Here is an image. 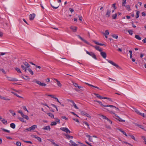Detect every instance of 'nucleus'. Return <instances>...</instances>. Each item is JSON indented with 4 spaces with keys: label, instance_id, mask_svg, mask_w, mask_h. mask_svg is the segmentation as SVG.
Here are the masks:
<instances>
[{
    "label": "nucleus",
    "instance_id": "obj_51",
    "mask_svg": "<svg viewBox=\"0 0 146 146\" xmlns=\"http://www.w3.org/2000/svg\"><path fill=\"white\" fill-rule=\"evenodd\" d=\"M73 85L75 87H78V84L77 83H75L74 82H73Z\"/></svg>",
    "mask_w": 146,
    "mask_h": 146
},
{
    "label": "nucleus",
    "instance_id": "obj_23",
    "mask_svg": "<svg viewBox=\"0 0 146 146\" xmlns=\"http://www.w3.org/2000/svg\"><path fill=\"white\" fill-rule=\"evenodd\" d=\"M85 84H86L87 85H88L89 86H91V87H94L95 88H97V89H99V88L97 86H93V85H91L90 84H88V83H85Z\"/></svg>",
    "mask_w": 146,
    "mask_h": 146
},
{
    "label": "nucleus",
    "instance_id": "obj_17",
    "mask_svg": "<svg viewBox=\"0 0 146 146\" xmlns=\"http://www.w3.org/2000/svg\"><path fill=\"white\" fill-rule=\"evenodd\" d=\"M42 129L45 130H50V128L49 126H48L44 127L42 128Z\"/></svg>",
    "mask_w": 146,
    "mask_h": 146
},
{
    "label": "nucleus",
    "instance_id": "obj_21",
    "mask_svg": "<svg viewBox=\"0 0 146 146\" xmlns=\"http://www.w3.org/2000/svg\"><path fill=\"white\" fill-rule=\"evenodd\" d=\"M21 115L23 117V118H25V119H26L27 120H29V117L27 115H25L23 113Z\"/></svg>",
    "mask_w": 146,
    "mask_h": 146
},
{
    "label": "nucleus",
    "instance_id": "obj_15",
    "mask_svg": "<svg viewBox=\"0 0 146 146\" xmlns=\"http://www.w3.org/2000/svg\"><path fill=\"white\" fill-rule=\"evenodd\" d=\"M117 129L122 132L124 135H125L127 137V135L125 132L123 131L122 129L118 128Z\"/></svg>",
    "mask_w": 146,
    "mask_h": 146
},
{
    "label": "nucleus",
    "instance_id": "obj_13",
    "mask_svg": "<svg viewBox=\"0 0 146 146\" xmlns=\"http://www.w3.org/2000/svg\"><path fill=\"white\" fill-rule=\"evenodd\" d=\"M50 5L54 9H57L59 7L58 5H56L54 4H53V5L51 4Z\"/></svg>",
    "mask_w": 146,
    "mask_h": 146
},
{
    "label": "nucleus",
    "instance_id": "obj_44",
    "mask_svg": "<svg viewBox=\"0 0 146 146\" xmlns=\"http://www.w3.org/2000/svg\"><path fill=\"white\" fill-rule=\"evenodd\" d=\"M128 31V33H129V34L131 35H133V32L132 30H129V31Z\"/></svg>",
    "mask_w": 146,
    "mask_h": 146
},
{
    "label": "nucleus",
    "instance_id": "obj_24",
    "mask_svg": "<svg viewBox=\"0 0 146 146\" xmlns=\"http://www.w3.org/2000/svg\"><path fill=\"white\" fill-rule=\"evenodd\" d=\"M21 67L22 69L24 70L25 72H26L27 70V67L23 65H21Z\"/></svg>",
    "mask_w": 146,
    "mask_h": 146
},
{
    "label": "nucleus",
    "instance_id": "obj_53",
    "mask_svg": "<svg viewBox=\"0 0 146 146\" xmlns=\"http://www.w3.org/2000/svg\"><path fill=\"white\" fill-rule=\"evenodd\" d=\"M111 106H111V107H113V108H115L116 109V110L117 111H119V109H118L115 106H114L113 105H110Z\"/></svg>",
    "mask_w": 146,
    "mask_h": 146
},
{
    "label": "nucleus",
    "instance_id": "obj_40",
    "mask_svg": "<svg viewBox=\"0 0 146 146\" xmlns=\"http://www.w3.org/2000/svg\"><path fill=\"white\" fill-rule=\"evenodd\" d=\"M139 115L142 116L143 117L146 118V115H145L144 113H140Z\"/></svg>",
    "mask_w": 146,
    "mask_h": 146
},
{
    "label": "nucleus",
    "instance_id": "obj_62",
    "mask_svg": "<svg viewBox=\"0 0 146 146\" xmlns=\"http://www.w3.org/2000/svg\"><path fill=\"white\" fill-rule=\"evenodd\" d=\"M47 96H50V97H51V98H54V96H55L49 95V94Z\"/></svg>",
    "mask_w": 146,
    "mask_h": 146
},
{
    "label": "nucleus",
    "instance_id": "obj_26",
    "mask_svg": "<svg viewBox=\"0 0 146 146\" xmlns=\"http://www.w3.org/2000/svg\"><path fill=\"white\" fill-rule=\"evenodd\" d=\"M1 121L5 125H6L7 123V120L4 119L1 120Z\"/></svg>",
    "mask_w": 146,
    "mask_h": 146
},
{
    "label": "nucleus",
    "instance_id": "obj_42",
    "mask_svg": "<svg viewBox=\"0 0 146 146\" xmlns=\"http://www.w3.org/2000/svg\"><path fill=\"white\" fill-rule=\"evenodd\" d=\"M111 36L112 37L114 38H115L116 39H117L118 38V36L117 35H112Z\"/></svg>",
    "mask_w": 146,
    "mask_h": 146
},
{
    "label": "nucleus",
    "instance_id": "obj_25",
    "mask_svg": "<svg viewBox=\"0 0 146 146\" xmlns=\"http://www.w3.org/2000/svg\"><path fill=\"white\" fill-rule=\"evenodd\" d=\"M10 127H11L13 129H15V125L13 123H12L10 124Z\"/></svg>",
    "mask_w": 146,
    "mask_h": 146
},
{
    "label": "nucleus",
    "instance_id": "obj_36",
    "mask_svg": "<svg viewBox=\"0 0 146 146\" xmlns=\"http://www.w3.org/2000/svg\"><path fill=\"white\" fill-rule=\"evenodd\" d=\"M27 70L29 71V72L32 75H33V72L31 69L30 68H28Z\"/></svg>",
    "mask_w": 146,
    "mask_h": 146
},
{
    "label": "nucleus",
    "instance_id": "obj_49",
    "mask_svg": "<svg viewBox=\"0 0 146 146\" xmlns=\"http://www.w3.org/2000/svg\"><path fill=\"white\" fill-rule=\"evenodd\" d=\"M77 143H79L80 144L81 146H88L85 145L84 144H83L81 143L80 142H77Z\"/></svg>",
    "mask_w": 146,
    "mask_h": 146
},
{
    "label": "nucleus",
    "instance_id": "obj_3",
    "mask_svg": "<svg viewBox=\"0 0 146 146\" xmlns=\"http://www.w3.org/2000/svg\"><path fill=\"white\" fill-rule=\"evenodd\" d=\"M86 52L87 54H89L90 56H91L93 58L95 59L96 60L97 59V58L96 57V56L94 53L91 52H89L87 51H86Z\"/></svg>",
    "mask_w": 146,
    "mask_h": 146
},
{
    "label": "nucleus",
    "instance_id": "obj_58",
    "mask_svg": "<svg viewBox=\"0 0 146 146\" xmlns=\"http://www.w3.org/2000/svg\"><path fill=\"white\" fill-rule=\"evenodd\" d=\"M102 118L104 119H106L107 120L108 119V118H107L105 116H104V115H102Z\"/></svg>",
    "mask_w": 146,
    "mask_h": 146
},
{
    "label": "nucleus",
    "instance_id": "obj_56",
    "mask_svg": "<svg viewBox=\"0 0 146 146\" xmlns=\"http://www.w3.org/2000/svg\"><path fill=\"white\" fill-rule=\"evenodd\" d=\"M73 104L75 108H76V109H78V108L77 106L75 104V103H74Z\"/></svg>",
    "mask_w": 146,
    "mask_h": 146
},
{
    "label": "nucleus",
    "instance_id": "obj_22",
    "mask_svg": "<svg viewBox=\"0 0 146 146\" xmlns=\"http://www.w3.org/2000/svg\"><path fill=\"white\" fill-rule=\"evenodd\" d=\"M47 114L50 117H51L52 118H54V115L53 114L51 113H47Z\"/></svg>",
    "mask_w": 146,
    "mask_h": 146
},
{
    "label": "nucleus",
    "instance_id": "obj_33",
    "mask_svg": "<svg viewBox=\"0 0 146 146\" xmlns=\"http://www.w3.org/2000/svg\"><path fill=\"white\" fill-rule=\"evenodd\" d=\"M19 120L23 122L26 123V121H25V120L23 118L19 117Z\"/></svg>",
    "mask_w": 146,
    "mask_h": 146
},
{
    "label": "nucleus",
    "instance_id": "obj_61",
    "mask_svg": "<svg viewBox=\"0 0 146 146\" xmlns=\"http://www.w3.org/2000/svg\"><path fill=\"white\" fill-rule=\"evenodd\" d=\"M70 113H71L72 114H73L74 115H75L77 117H79L74 112H71Z\"/></svg>",
    "mask_w": 146,
    "mask_h": 146
},
{
    "label": "nucleus",
    "instance_id": "obj_55",
    "mask_svg": "<svg viewBox=\"0 0 146 146\" xmlns=\"http://www.w3.org/2000/svg\"><path fill=\"white\" fill-rule=\"evenodd\" d=\"M54 99H56V101L57 102H58L60 104H61L60 102L59 101L58 98H56V96H54Z\"/></svg>",
    "mask_w": 146,
    "mask_h": 146
},
{
    "label": "nucleus",
    "instance_id": "obj_46",
    "mask_svg": "<svg viewBox=\"0 0 146 146\" xmlns=\"http://www.w3.org/2000/svg\"><path fill=\"white\" fill-rule=\"evenodd\" d=\"M144 140L145 143L146 145V138L144 136H142L141 137Z\"/></svg>",
    "mask_w": 146,
    "mask_h": 146
},
{
    "label": "nucleus",
    "instance_id": "obj_2",
    "mask_svg": "<svg viewBox=\"0 0 146 146\" xmlns=\"http://www.w3.org/2000/svg\"><path fill=\"white\" fill-rule=\"evenodd\" d=\"M107 60L111 64L113 65V66H115L117 68H119L121 69V67L119 66L117 64L113 62L112 61L109 60Z\"/></svg>",
    "mask_w": 146,
    "mask_h": 146
},
{
    "label": "nucleus",
    "instance_id": "obj_35",
    "mask_svg": "<svg viewBox=\"0 0 146 146\" xmlns=\"http://www.w3.org/2000/svg\"><path fill=\"white\" fill-rule=\"evenodd\" d=\"M57 124L56 122L53 121L50 124V125L51 126L55 125H56Z\"/></svg>",
    "mask_w": 146,
    "mask_h": 146
},
{
    "label": "nucleus",
    "instance_id": "obj_12",
    "mask_svg": "<svg viewBox=\"0 0 146 146\" xmlns=\"http://www.w3.org/2000/svg\"><path fill=\"white\" fill-rule=\"evenodd\" d=\"M111 13V11L109 9H107V10L106 13V15L107 17H109L110 16Z\"/></svg>",
    "mask_w": 146,
    "mask_h": 146
},
{
    "label": "nucleus",
    "instance_id": "obj_14",
    "mask_svg": "<svg viewBox=\"0 0 146 146\" xmlns=\"http://www.w3.org/2000/svg\"><path fill=\"white\" fill-rule=\"evenodd\" d=\"M23 64L27 68H29L30 66V65L27 62H23Z\"/></svg>",
    "mask_w": 146,
    "mask_h": 146
},
{
    "label": "nucleus",
    "instance_id": "obj_60",
    "mask_svg": "<svg viewBox=\"0 0 146 146\" xmlns=\"http://www.w3.org/2000/svg\"><path fill=\"white\" fill-rule=\"evenodd\" d=\"M83 123H84L86 125L88 126V128H89V125L88 123L86 121H84L83 122Z\"/></svg>",
    "mask_w": 146,
    "mask_h": 146
},
{
    "label": "nucleus",
    "instance_id": "obj_30",
    "mask_svg": "<svg viewBox=\"0 0 146 146\" xmlns=\"http://www.w3.org/2000/svg\"><path fill=\"white\" fill-rule=\"evenodd\" d=\"M1 129L3 130V131H4V132H7V133H10V131L9 130H7V129H4L3 128H1Z\"/></svg>",
    "mask_w": 146,
    "mask_h": 146
},
{
    "label": "nucleus",
    "instance_id": "obj_64",
    "mask_svg": "<svg viewBox=\"0 0 146 146\" xmlns=\"http://www.w3.org/2000/svg\"><path fill=\"white\" fill-rule=\"evenodd\" d=\"M142 41L144 43H146V38H144L142 40Z\"/></svg>",
    "mask_w": 146,
    "mask_h": 146
},
{
    "label": "nucleus",
    "instance_id": "obj_19",
    "mask_svg": "<svg viewBox=\"0 0 146 146\" xmlns=\"http://www.w3.org/2000/svg\"><path fill=\"white\" fill-rule=\"evenodd\" d=\"M0 98L2 99L5 100H10V99L7 98L5 97L1 96V95H0Z\"/></svg>",
    "mask_w": 146,
    "mask_h": 146
},
{
    "label": "nucleus",
    "instance_id": "obj_34",
    "mask_svg": "<svg viewBox=\"0 0 146 146\" xmlns=\"http://www.w3.org/2000/svg\"><path fill=\"white\" fill-rule=\"evenodd\" d=\"M117 120L120 122H125V120L122 119L119 117L118 118Z\"/></svg>",
    "mask_w": 146,
    "mask_h": 146
},
{
    "label": "nucleus",
    "instance_id": "obj_47",
    "mask_svg": "<svg viewBox=\"0 0 146 146\" xmlns=\"http://www.w3.org/2000/svg\"><path fill=\"white\" fill-rule=\"evenodd\" d=\"M16 145L17 146H21V143L19 141L17 142L16 143Z\"/></svg>",
    "mask_w": 146,
    "mask_h": 146
},
{
    "label": "nucleus",
    "instance_id": "obj_18",
    "mask_svg": "<svg viewBox=\"0 0 146 146\" xmlns=\"http://www.w3.org/2000/svg\"><path fill=\"white\" fill-rule=\"evenodd\" d=\"M70 142L72 144V146H78V145L72 141L71 140L70 141Z\"/></svg>",
    "mask_w": 146,
    "mask_h": 146
},
{
    "label": "nucleus",
    "instance_id": "obj_41",
    "mask_svg": "<svg viewBox=\"0 0 146 146\" xmlns=\"http://www.w3.org/2000/svg\"><path fill=\"white\" fill-rule=\"evenodd\" d=\"M57 85L60 87L61 88V87L62 85L59 81L57 82Z\"/></svg>",
    "mask_w": 146,
    "mask_h": 146
},
{
    "label": "nucleus",
    "instance_id": "obj_29",
    "mask_svg": "<svg viewBox=\"0 0 146 146\" xmlns=\"http://www.w3.org/2000/svg\"><path fill=\"white\" fill-rule=\"evenodd\" d=\"M133 108L134 110V111L137 114H139L140 112L138 111V110L136 108Z\"/></svg>",
    "mask_w": 146,
    "mask_h": 146
},
{
    "label": "nucleus",
    "instance_id": "obj_5",
    "mask_svg": "<svg viewBox=\"0 0 146 146\" xmlns=\"http://www.w3.org/2000/svg\"><path fill=\"white\" fill-rule=\"evenodd\" d=\"M94 102H97L102 107H111L112 106H111L110 105H103L102 102H101L97 101V100H94L93 101Z\"/></svg>",
    "mask_w": 146,
    "mask_h": 146
},
{
    "label": "nucleus",
    "instance_id": "obj_59",
    "mask_svg": "<svg viewBox=\"0 0 146 146\" xmlns=\"http://www.w3.org/2000/svg\"><path fill=\"white\" fill-rule=\"evenodd\" d=\"M23 108L24 109V110L27 111V112H29L28 111V110H27V109L26 108V107L25 106H23Z\"/></svg>",
    "mask_w": 146,
    "mask_h": 146
},
{
    "label": "nucleus",
    "instance_id": "obj_38",
    "mask_svg": "<svg viewBox=\"0 0 146 146\" xmlns=\"http://www.w3.org/2000/svg\"><path fill=\"white\" fill-rule=\"evenodd\" d=\"M86 137L89 138V141H92V139L91 138V136L88 134L86 135Z\"/></svg>",
    "mask_w": 146,
    "mask_h": 146
},
{
    "label": "nucleus",
    "instance_id": "obj_63",
    "mask_svg": "<svg viewBox=\"0 0 146 146\" xmlns=\"http://www.w3.org/2000/svg\"><path fill=\"white\" fill-rule=\"evenodd\" d=\"M69 10L71 12V13L73 12L74 11V10L72 8H70L69 9Z\"/></svg>",
    "mask_w": 146,
    "mask_h": 146
},
{
    "label": "nucleus",
    "instance_id": "obj_37",
    "mask_svg": "<svg viewBox=\"0 0 146 146\" xmlns=\"http://www.w3.org/2000/svg\"><path fill=\"white\" fill-rule=\"evenodd\" d=\"M125 7L126 8L127 10L128 11H130L131 10L130 6L129 5H127L125 6Z\"/></svg>",
    "mask_w": 146,
    "mask_h": 146
},
{
    "label": "nucleus",
    "instance_id": "obj_39",
    "mask_svg": "<svg viewBox=\"0 0 146 146\" xmlns=\"http://www.w3.org/2000/svg\"><path fill=\"white\" fill-rule=\"evenodd\" d=\"M15 70L17 71L18 73H21V72L20 70V69L18 68H15Z\"/></svg>",
    "mask_w": 146,
    "mask_h": 146
},
{
    "label": "nucleus",
    "instance_id": "obj_52",
    "mask_svg": "<svg viewBox=\"0 0 146 146\" xmlns=\"http://www.w3.org/2000/svg\"><path fill=\"white\" fill-rule=\"evenodd\" d=\"M104 34H105V35H109V33L108 30H106L105 31V33H104Z\"/></svg>",
    "mask_w": 146,
    "mask_h": 146
},
{
    "label": "nucleus",
    "instance_id": "obj_54",
    "mask_svg": "<svg viewBox=\"0 0 146 146\" xmlns=\"http://www.w3.org/2000/svg\"><path fill=\"white\" fill-rule=\"evenodd\" d=\"M86 113L84 111H82L81 112V114L82 115H85L86 114Z\"/></svg>",
    "mask_w": 146,
    "mask_h": 146
},
{
    "label": "nucleus",
    "instance_id": "obj_7",
    "mask_svg": "<svg viewBox=\"0 0 146 146\" xmlns=\"http://www.w3.org/2000/svg\"><path fill=\"white\" fill-rule=\"evenodd\" d=\"M37 126L36 125H32L30 127H29L30 131H31L32 130H34L35 129L37 128Z\"/></svg>",
    "mask_w": 146,
    "mask_h": 146
},
{
    "label": "nucleus",
    "instance_id": "obj_16",
    "mask_svg": "<svg viewBox=\"0 0 146 146\" xmlns=\"http://www.w3.org/2000/svg\"><path fill=\"white\" fill-rule=\"evenodd\" d=\"M93 41L96 44L99 45H101V46H104L105 45L104 44H102L101 43H100L99 42H97V41L95 40H93Z\"/></svg>",
    "mask_w": 146,
    "mask_h": 146
},
{
    "label": "nucleus",
    "instance_id": "obj_31",
    "mask_svg": "<svg viewBox=\"0 0 146 146\" xmlns=\"http://www.w3.org/2000/svg\"><path fill=\"white\" fill-rule=\"evenodd\" d=\"M117 13H115V14H113L112 15V17L113 19H115L116 18L117 16Z\"/></svg>",
    "mask_w": 146,
    "mask_h": 146
},
{
    "label": "nucleus",
    "instance_id": "obj_4",
    "mask_svg": "<svg viewBox=\"0 0 146 146\" xmlns=\"http://www.w3.org/2000/svg\"><path fill=\"white\" fill-rule=\"evenodd\" d=\"M60 129L64 131L65 132L67 133H71V131L66 127H61L60 128Z\"/></svg>",
    "mask_w": 146,
    "mask_h": 146
},
{
    "label": "nucleus",
    "instance_id": "obj_10",
    "mask_svg": "<svg viewBox=\"0 0 146 146\" xmlns=\"http://www.w3.org/2000/svg\"><path fill=\"white\" fill-rule=\"evenodd\" d=\"M7 78L8 79V80L12 81H18V80L15 78H14L11 77H7Z\"/></svg>",
    "mask_w": 146,
    "mask_h": 146
},
{
    "label": "nucleus",
    "instance_id": "obj_28",
    "mask_svg": "<svg viewBox=\"0 0 146 146\" xmlns=\"http://www.w3.org/2000/svg\"><path fill=\"white\" fill-rule=\"evenodd\" d=\"M140 12L139 11H137L136 13V15L135 17L136 19L138 18L139 17V14Z\"/></svg>",
    "mask_w": 146,
    "mask_h": 146
},
{
    "label": "nucleus",
    "instance_id": "obj_20",
    "mask_svg": "<svg viewBox=\"0 0 146 146\" xmlns=\"http://www.w3.org/2000/svg\"><path fill=\"white\" fill-rule=\"evenodd\" d=\"M94 94L95 95V96L97 98H98L100 99H102V96H101L99 94H96V93H94Z\"/></svg>",
    "mask_w": 146,
    "mask_h": 146
},
{
    "label": "nucleus",
    "instance_id": "obj_57",
    "mask_svg": "<svg viewBox=\"0 0 146 146\" xmlns=\"http://www.w3.org/2000/svg\"><path fill=\"white\" fill-rule=\"evenodd\" d=\"M61 118L63 119H65L66 120H68V118L64 116H62Z\"/></svg>",
    "mask_w": 146,
    "mask_h": 146
},
{
    "label": "nucleus",
    "instance_id": "obj_9",
    "mask_svg": "<svg viewBox=\"0 0 146 146\" xmlns=\"http://www.w3.org/2000/svg\"><path fill=\"white\" fill-rule=\"evenodd\" d=\"M70 29L72 30L74 32H76L77 31V28L76 27L71 26L70 27Z\"/></svg>",
    "mask_w": 146,
    "mask_h": 146
},
{
    "label": "nucleus",
    "instance_id": "obj_48",
    "mask_svg": "<svg viewBox=\"0 0 146 146\" xmlns=\"http://www.w3.org/2000/svg\"><path fill=\"white\" fill-rule=\"evenodd\" d=\"M36 82L37 84H38V85L40 86H41V84L42 83L40 82L39 81H36Z\"/></svg>",
    "mask_w": 146,
    "mask_h": 146
},
{
    "label": "nucleus",
    "instance_id": "obj_50",
    "mask_svg": "<svg viewBox=\"0 0 146 146\" xmlns=\"http://www.w3.org/2000/svg\"><path fill=\"white\" fill-rule=\"evenodd\" d=\"M55 120L56 121V122H57L58 123H60V120L59 119L57 118H54Z\"/></svg>",
    "mask_w": 146,
    "mask_h": 146
},
{
    "label": "nucleus",
    "instance_id": "obj_11",
    "mask_svg": "<svg viewBox=\"0 0 146 146\" xmlns=\"http://www.w3.org/2000/svg\"><path fill=\"white\" fill-rule=\"evenodd\" d=\"M33 138H35L37 140L40 142H41V139L40 137H38L36 135H34L33 136Z\"/></svg>",
    "mask_w": 146,
    "mask_h": 146
},
{
    "label": "nucleus",
    "instance_id": "obj_45",
    "mask_svg": "<svg viewBox=\"0 0 146 146\" xmlns=\"http://www.w3.org/2000/svg\"><path fill=\"white\" fill-rule=\"evenodd\" d=\"M115 5H116L115 3H114L112 5H111L112 7H113L114 10H115L117 8V7H116Z\"/></svg>",
    "mask_w": 146,
    "mask_h": 146
},
{
    "label": "nucleus",
    "instance_id": "obj_6",
    "mask_svg": "<svg viewBox=\"0 0 146 146\" xmlns=\"http://www.w3.org/2000/svg\"><path fill=\"white\" fill-rule=\"evenodd\" d=\"M35 15L34 13L30 14L29 15V20L30 21L33 20L35 18Z\"/></svg>",
    "mask_w": 146,
    "mask_h": 146
},
{
    "label": "nucleus",
    "instance_id": "obj_1",
    "mask_svg": "<svg viewBox=\"0 0 146 146\" xmlns=\"http://www.w3.org/2000/svg\"><path fill=\"white\" fill-rule=\"evenodd\" d=\"M77 36L80 39L82 40L85 43L88 44L94 47L96 50L99 51L100 52H101L102 51V50L101 49H99L100 47L99 46H94L91 44H90V43L88 42V41H87L85 40L82 38L80 35H78Z\"/></svg>",
    "mask_w": 146,
    "mask_h": 146
},
{
    "label": "nucleus",
    "instance_id": "obj_27",
    "mask_svg": "<svg viewBox=\"0 0 146 146\" xmlns=\"http://www.w3.org/2000/svg\"><path fill=\"white\" fill-rule=\"evenodd\" d=\"M135 37L137 39L140 40L141 39V38L138 35H136Z\"/></svg>",
    "mask_w": 146,
    "mask_h": 146
},
{
    "label": "nucleus",
    "instance_id": "obj_43",
    "mask_svg": "<svg viewBox=\"0 0 146 146\" xmlns=\"http://www.w3.org/2000/svg\"><path fill=\"white\" fill-rule=\"evenodd\" d=\"M65 136L67 138H68V139L72 138L73 137L72 136L69 135L68 134H66L65 135Z\"/></svg>",
    "mask_w": 146,
    "mask_h": 146
},
{
    "label": "nucleus",
    "instance_id": "obj_32",
    "mask_svg": "<svg viewBox=\"0 0 146 146\" xmlns=\"http://www.w3.org/2000/svg\"><path fill=\"white\" fill-rule=\"evenodd\" d=\"M9 111L11 113L13 116H14L16 115V113L15 112H14L13 111L11 110H9Z\"/></svg>",
    "mask_w": 146,
    "mask_h": 146
},
{
    "label": "nucleus",
    "instance_id": "obj_8",
    "mask_svg": "<svg viewBox=\"0 0 146 146\" xmlns=\"http://www.w3.org/2000/svg\"><path fill=\"white\" fill-rule=\"evenodd\" d=\"M100 54L104 58H106V53L104 52L101 51L100 52Z\"/></svg>",
    "mask_w": 146,
    "mask_h": 146
}]
</instances>
